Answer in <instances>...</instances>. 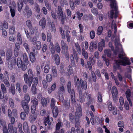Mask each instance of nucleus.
I'll return each instance as SVG.
<instances>
[{
  "instance_id": "1",
  "label": "nucleus",
  "mask_w": 133,
  "mask_h": 133,
  "mask_svg": "<svg viewBox=\"0 0 133 133\" xmlns=\"http://www.w3.org/2000/svg\"><path fill=\"white\" fill-rule=\"evenodd\" d=\"M115 43L116 48L114 51V53L115 55L119 54L118 57L121 59L119 61H116L114 64V70L116 71L120 65L125 66L127 65H130V64L129 59L124 57L125 54L123 52L121 45L119 42V38H116Z\"/></svg>"
},
{
  "instance_id": "2",
  "label": "nucleus",
  "mask_w": 133,
  "mask_h": 133,
  "mask_svg": "<svg viewBox=\"0 0 133 133\" xmlns=\"http://www.w3.org/2000/svg\"><path fill=\"white\" fill-rule=\"evenodd\" d=\"M105 1H110V6L112 9L110 12L108 13V16L113 18L114 17L116 18L117 16L118 12L117 11V7L116 1L115 0H104Z\"/></svg>"
},
{
  "instance_id": "3",
  "label": "nucleus",
  "mask_w": 133,
  "mask_h": 133,
  "mask_svg": "<svg viewBox=\"0 0 133 133\" xmlns=\"http://www.w3.org/2000/svg\"><path fill=\"white\" fill-rule=\"evenodd\" d=\"M12 54V51L11 49L8 50L6 53V59L8 63V67L10 70H12L13 66L16 63V59L15 57H12L11 60H10Z\"/></svg>"
},
{
  "instance_id": "4",
  "label": "nucleus",
  "mask_w": 133,
  "mask_h": 133,
  "mask_svg": "<svg viewBox=\"0 0 133 133\" xmlns=\"http://www.w3.org/2000/svg\"><path fill=\"white\" fill-rule=\"evenodd\" d=\"M67 87L68 92L70 93L72 103H74L75 102V91L74 89H71V84L70 82H68Z\"/></svg>"
},
{
  "instance_id": "5",
  "label": "nucleus",
  "mask_w": 133,
  "mask_h": 133,
  "mask_svg": "<svg viewBox=\"0 0 133 133\" xmlns=\"http://www.w3.org/2000/svg\"><path fill=\"white\" fill-rule=\"evenodd\" d=\"M17 64L18 68H21V69L23 71H25L27 68V65L25 64L22 63V62L21 59L19 57L17 58Z\"/></svg>"
},
{
  "instance_id": "6",
  "label": "nucleus",
  "mask_w": 133,
  "mask_h": 133,
  "mask_svg": "<svg viewBox=\"0 0 133 133\" xmlns=\"http://www.w3.org/2000/svg\"><path fill=\"white\" fill-rule=\"evenodd\" d=\"M126 97L127 100L129 102L130 106H132V102L131 101V98H133V92H131H131L130 90L128 89L125 92Z\"/></svg>"
},
{
  "instance_id": "7",
  "label": "nucleus",
  "mask_w": 133,
  "mask_h": 133,
  "mask_svg": "<svg viewBox=\"0 0 133 133\" xmlns=\"http://www.w3.org/2000/svg\"><path fill=\"white\" fill-rule=\"evenodd\" d=\"M82 109L79 104L77 106L76 111L75 114V119H79L82 116Z\"/></svg>"
},
{
  "instance_id": "8",
  "label": "nucleus",
  "mask_w": 133,
  "mask_h": 133,
  "mask_svg": "<svg viewBox=\"0 0 133 133\" xmlns=\"http://www.w3.org/2000/svg\"><path fill=\"white\" fill-rule=\"evenodd\" d=\"M23 77L25 83L26 84H28V86L30 87L32 83V78L29 77L27 74H24Z\"/></svg>"
},
{
  "instance_id": "9",
  "label": "nucleus",
  "mask_w": 133,
  "mask_h": 133,
  "mask_svg": "<svg viewBox=\"0 0 133 133\" xmlns=\"http://www.w3.org/2000/svg\"><path fill=\"white\" fill-rule=\"evenodd\" d=\"M21 105L26 114H28L29 110L28 104L24 100H23L21 102Z\"/></svg>"
},
{
  "instance_id": "10",
  "label": "nucleus",
  "mask_w": 133,
  "mask_h": 133,
  "mask_svg": "<svg viewBox=\"0 0 133 133\" xmlns=\"http://www.w3.org/2000/svg\"><path fill=\"white\" fill-rule=\"evenodd\" d=\"M111 93L113 100L116 101L117 99L118 91L117 89L115 87H113L111 90Z\"/></svg>"
},
{
  "instance_id": "11",
  "label": "nucleus",
  "mask_w": 133,
  "mask_h": 133,
  "mask_svg": "<svg viewBox=\"0 0 133 133\" xmlns=\"http://www.w3.org/2000/svg\"><path fill=\"white\" fill-rule=\"evenodd\" d=\"M79 58V57L77 56V54L75 50H74L73 54H71L70 56V59L71 63L73 64H74V59L76 60L77 62H78Z\"/></svg>"
},
{
  "instance_id": "12",
  "label": "nucleus",
  "mask_w": 133,
  "mask_h": 133,
  "mask_svg": "<svg viewBox=\"0 0 133 133\" xmlns=\"http://www.w3.org/2000/svg\"><path fill=\"white\" fill-rule=\"evenodd\" d=\"M32 11L31 9H29V7L26 6L25 7L23 11V13L26 14V16L27 18H29L31 16L32 14Z\"/></svg>"
},
{
  "instance_id": "13",
  "label": "nucleus",
  "mask_w": 133,
  "mask_h": 133,
  "mask_svg": "<svg viewBox=\"0 0 133 133\" xmlns=\"http://www.w3.org/2000/svg\"><path fill=\"white\" fill-rule=\"evenodd\" d=\"M61 44L62 51L64 52H67L68 50V48L67 44L63 40H62L61 41Z\"/></svg>"
},
{
  "instance_id": "14",
  "label": "nucleus",
  "mask_w": 133,
  "mask_h": 133,
  "mask_svg": "<svg viewBox=\"0 0 133 133\" xmlns=\"http://www.w3.org/2000/svg\"><path fill=\"white\" fill-rule=\"evenodd\" d=\"M12 124L9 123L8 124V127L9 131L11 133H17V130L16 127H13Z\"/></svg>"
},
{
  "instance_id": "15",
  "label": "nucleus",
  "mask_w": 133,
  "mask_h": 133,
  "mask_svg": "<svg viewBox=\"0 0 133 133\" xmlns=\"http://www.w3.org/2000/svg\"><path fill=\"white\" fill-rule=\"evenodd\" d=\"M105 41L104 39H102L101 42L98 43V49L100 51H102L103 49V48L105 46Z\"/></svg>"
},
{
  "instance_id": "16",
  "label": "nucleus",
  "mask_w": 133,
  "mask_h": 133,
  "mask_svg": "<svg viewBox=\"0 0 133 133\" xmlns=\"http://www.w3.org/2000/svg\"><path fill=\"white\" fill-rule=\"evenodd\" d=\"M81 79L80 80L78 78H75L74 79L75 84L76 86L77 87L78 89H80L81 88Z\"/></svg>"
},
{
  "instance_id": "17",
  "label": "nucleus",
  "mask_w": 133,
  "mask_h": 133,
  "mask_svg": "<svg viewBox=\"0 0 133 133\" xmlns=\"http://www.w3.org/2000/svg\"><path fill=\"white\" fill-rule=\"evenodd\" d=\"M56 82H54L51 86V88H48V91L49 94H51L52 92L55 91L56 89Z\"/></svg>"
},
{
  "instance_id": "18",
  "label": "nucleus",
  "mask_w": 133,
  "mask_h": 133,
  "mask_svg": "<svg viewBox=\"0 0 133 133\" xmlns=\"http://www.w3.org/2000/svg\"><path fill=\"white\" fill-rule=\"evenodd\" d=\"M52 121V117L49 118V116H48L47 117L45 118L44 120V125L46 126L48 124L49 125L51 124Z\"/></svg>"
},
{
  "instance_id": "19",
  "label": "nucleus",
  "mask_w": 133,
  "mask_h": 133,
  "mask_svg": "<svg viewBox=\"0 0 133 133\" xmlns=\"http://www.w3.org/2000/svg\"><path fill=\"white\" fill-rule=\"evenodd\" d=\"M22 58L24 63L26 65H28L29 63V61L27 55L26 53L23 54L22 56Z\"/></svg>"
},
{
  "instance_id": "20",
  "label": "nucleus",
  "mask_w": 133,
  "mask_h": 133,
  "mask_svg": "<svg viewBox=\"0 0 133 133\" xmlns=\"http://www.w3.org/2000/svg\"><path fill=\"white\" fill-rule=\"evenodd\" d=\"M63 105L66 109H68L70 106V99H67L65 100L63 102Z\"/></svg>"
},
{
  "instance_id": "21",
  "label": "nucleus",
  "mask_w": 133,
  "mask_h": 133,
  "mask_svg": "<svg viewBox=\"0 0 133 133\" xmlns=\"http://www.w3.org/2000/svg\"><path fill=\"white\" fill-rule=\"evenodd\" d=\"M46 20L45 18H42L39 22V25L42 28H44L45 26Z\"/></svg>"
},
{
  "instance_id": "22",
  "label": "nucleus",
  "mask_w": 133,
  "mask_h": 133,
  "mask_svg": "<svg viewBox=\"0 0 133 133\" xmlns=\"http://www.w3.org/2000/svg\"><path fill=\"white\" fill-rule=\"evenodd\" d=\"M17 4L18 11L19 12H20L21 11L23 6V3L21 0H19L17 2Z\"/></svg>"
},
{
  "instance_id": "23",
  "label": "nucleus",
  "mask_w": 133,
  "mask_h": 133,
  "mask_svg": "<svg viewBox=\"0 0 133 133\" xmlns=\"http://www.w3.org/2000/svg\"><path fill=\"white\" fill-rule=\"evenodd\" d=\"M97 48L96 44L93 42H91L90 45L89 49L91 51H93L94 49H96Z\"/></svg>"
},
{
  "instance_id": "24",
  "label": "nucleus",
  "mask_w": 133,
  "mask_h": 133,
  "mask_svg": "<svg viewBox=\"0 0 133 133\" xmlns=\"http://www.w3.org/2000/svg\"><path fill=\"white\" fill-rule=\"evenodd\" d=\"M9 92L13 95H14L15 94V88L14 84H11V87L9 88Z\"/></svg>"
},
{
  "instance_id": "25",
  "label": "nucleus",
  "mask_w": 133,
  "mask_h": 133,
  "mask_svg": "<svg viewBox=\"0 0 133 133\" xmlns=\"http://www.w3.org/2000/svg\"><path fill=\"white\" fill-rule=\"evenodd\" d=\"M53 115L55 118H56L57 116L58 112V108L56 107H55L52 110Z\"/></svg>"
},
{
  "instance_id": "26",
  "label": "nucleus",
  "mask_w": 133,
  "mask_h": 133,
  "mask_svg": "<svg viewBox=\"0 0 133 133\" xmlns=\"http://www.w3.org/2000/svg\"><path fill=\"white\" fill-rule=\"evenodd\" d=\"M31 101L32 103L33 104L32 105L37 106L38 105V100L35 97H33L31 98Z\"/></svg>"
},
{
  "instance_id": "27",
  "label": "nucleus",
  "mask_w": 133,
  "mask_h": 133,
  "mask_svg": "<svg viewBox=\"0 0 133 133\" xmlns=\"http://www.w3.org/2000/svg\"><path fill=\"white\" fill-rule=\"evenodd\" d=\"M84 95L85 97H86V96H87V97L88 103V104H91L92 101L91 95L89 94H88L87 92H85L84 93Z\"/></svg>"
},
{
  "instance_id": "28",
  "label": "nucleus",
  "mask_w": 133,
  "mask_h": 133,
  "mask_svg": "<svg viewBox=\"0 0 133 133\" xmlns=\"http://www.w3.org/2000/svg\"><path fill=\"white\" fill-rule=\"evenodd\" d=\"M9 7L10 9L11 17L13 18L14 17L15 15V9L13 7H12L11 6H9Z\"/></svg>"
},
{
  "instance_id": "29",
  "label": "nucleus",
  "mask_w": 133,
  "mask_h": 133,
  "mask_svg": "<svg viewBox=\"0 0 133 133\" xmlns=\"http://www.w3.org/2000/svg\"><path fill=\"white\" fill-rule=\"evenodd\" d=\"M30 59L32 63H34L36 61V58L34 53L31 52L30 54Z\"/></svg>"
},
{
  "instance_id": "30",
  "label": "nucleus",
  "mask_w": 133,
  "mask_h": 133,
  "mask_svg": "<svg viewBox=\"0 0 133 133\" xmlns=\"http://www.w3.org/2000/svg\"><path fill=\"white\" fill-rule=\"evenodd\" d=\"M51 70L52 74L53 77H56L57 75V74L56 68L54 66H52Z\"/></svg>"
},
{
  "instance_id": "31",
  "label": "nucleus",
  "mask_w": 133,
  "mask_h": 133,
  "mask_svg": "<svg viewBox=\"0 0 133 133\" xmlns=\"http://www.w3.org/2000/svg\"><path fill=\"white\" fill-rule=\"evenodd\" d=\"M0 29L2 30V35L5 38L7 36V33L5 30L3 29L2 25H0Z\"/></svg>"
},
{
  "instance_id": "32",
  "label": "nucleus",
  "mask_w": 133,
  "mask_h": 133,
  "mask_svg": "<svg viewBox=\"0 0 133 133\" xmlns=\"http://www.w3.org/2000/svg\"><path fill=\"white\" fill-rule=\"evenodd\" d=\"M81 87L83 89L85 90L87 88V82L85 81H83L82 79L81 80Z\"/></svg>"
},
{
  "instance_id": "33",
  "label": "nucleus",
  "mask_w": 133,
  "mask_h": 133,
  "mask_svg": "<svg viewBox=\"0 0 133 133\" xmlns=\"http://www.w3.org/2000/svg\"><path fill=\"white\" fill-rule=\"evenodd\" d=\"M9 79L13 83H15L16 80V76L15 74H12L10 75Z\"/></svg>"
},
{
  "instance_id": "34",
  "label": "nucleus",
  "mask_w": 133,
  "mask_h": 133,
  "mask_svg": "<svg viewBox=\"0 0 133 133\" xmlns=\"http://www.w3.org/2000/svg\"><path fill=\"white\" fill-rule=\"evenodd\" d=\"M37 115L36 114L30 116V121L32 123L34 122L36 119Z\"/></svg>"
},
{
  "instance_id": "35",
  "label": "nucleus",
  "mask_w": 133,
  "mask_h": 133,
  "mask_svg": "<svg viewBox=\"0 0 133 133\" xmlns=\"http://www.w3.org/2000/svg\"><path fill=\"white\" fill-rule=\"evenodd\" d=\"M16 91L20 93L21 91V88L20 87V83L19 82H17L16 84Z\"/></svg>"
},
{
  "instance_id": "36",
  "label": "nucleus",
  "mask_w": 133,
  "mask_h": 133,
  "mask_svg": "<svg viewBox=\"0 0 133 133\" xmlns=\"http://www.w3.org/2000/svg\"><path fill=\"white\" fill-rule=\"evenodd\" d=\"M55 61L57 65L59 64L60 63L59 57L58 54L56 55L55 56Z\"/></svg>"
},
{
  "instance_id": "37",
  "label": "nucleus",
  "mask_w": 133,
  "mask_h": 133,
  "mask_svg": "<svg viewBox=\"0 0 133 133\" xmlns=\"http://www.w3.org/2000/svg\"><path fill=\"white\" fill-rule=\"evenodd\" d=\"M17 41L18 42V43H19L20 44H21L22 43V41L21 34L19 32H18L17 34Z\"/></svg>"
},
{
  "instance_id": "38",
  "label": "nucleus",
  "mask_w": 133,
  "mask_h": 133,
  "mask_svg": "<svg viewBox=\"0 0 133 133\" xmlns=\"http://www.w3.org/2000/svg\"><path fill=\"white\" fill-rule=\"evenodd\" d=\"M46 79L47 82H50L52 79V75L50 74H48L46 76Z\"/></svg>"
},
{
  "instance_id": "39",
  "label": "nucleus",
  "mask_w": 133,
  "mask_h": 133,
  "mask_svg": "<svg viewBox=\"0 0 133 133\" xmlns=\"http://www.w3.org/2000/svg\"><path fill=\"white\" fill-rule=\"evenodd\" d=\"M104 52L105 55H106L109 57H110L111 54V51L109 49H105L104 50Z\"/></svg>"
},
{
  "instance_id": "40",
  "label": "nucleus",
  "mask_w": 133,
  "mask_h": 133,
  "mask_svg": "<svg viewBox=\"0 0 133 133\" xmlns=\"http://www.w3.org/2000/svg\"><path fill=\"white\" fill-rule=\"evenodd\" d=\"M82 54L83 56H84L85 59H87L88 58V53L85 51L84 48L82 49Z\"/></svg>"
},
{
  "instance_id": "41",
  "label": "nucleus",
  "mask_w": 133,
  "mask_h": 133,
  "mask_svg": "<svg viewBox=\"0 0 133 133\" xmlns=\"http://www.w3.org/2000/svg\"><path fill=\"white\" fill-rule=\"evenodd\" d=\"M28 73L30 78H33L34 76V74L31 69H29L28 70Z\"/></svg>"
},
{
  "instance_id": "42",
  "label": "nucleus",
  "mask_w": 133,
  "mask_h": 133,
  "mask_svg": "<svg viewBox=\"0 0 133 133\" xmlns=\"http://www.w3.org/2000/svg\"><path fill=\"white\" fill-rule=\"evenodd\" d=\"M103 30V27L100 26L97 29V34L98 35H100L102 32Z\"/></svg>"
},
{
  "instance_id": "43",
  "label": "nucleus",
  "mask_w": 133,
  "mask_h": 133,
  "mask_svg": "<svg viewBox=\"0 0 133 133\" xmlns=\"http://www.w3.org/2000/svg\"><path fill=\"white\" fill-rule=\"evenodd\" d=\"M98 118L97 116H96L94 119L95 121H94V119L92 118L90 119V121L92 124L93 125H94L96 123H97L98 121Z\"/></svg>"
},
{
  "instance_id": "44",
  "label": "nucleus",
  "mask_w": 133,
  "mask_h": 133,
  "mask_svg": "<svg viewBox=\"0 0 133 133\" xmlns=\"http://www.w3.org/2000/svg\"><path fill=\"white\" fill-rule=\"evenodd\" d=\"M2 25L3 28L5 29H7L8 27V23L6 21H4L3 23H0V25Z\"/></svg>"
},
{
  "instance_id": "45",
  "label": "nucleus",
  "mask_w": 133,
  "mask_h": 133,
  "mask_svg": "<svg viewBox=\"0 0 133 133\" xmlns=\"http://www.w3.org/2000/svg\"><path fill=\"white\" fill-rule=\"evenodd\" d=\"M9 31L10 34H14L15 32V27L13 26H11L9 29Z\"/></svg>"
},
{
  "instance_id": "46",
  "label": "nucleus",
  "mask_w": 133,
  "mask_h": 133,
  "mask_svg": "<svg viewBox=\"0 0 133 133\" xmlns=\"http://www.w3.org/2000/svg\"><path fill=\"white\" fill-rule=\"evenodd\" d=\"M67 71H66V72L70 74H73L72 69L71 66L70 65L69 66L68 68H67Z\"/></svg>"
},
{
  "instance_id": "47",
  "label": "nucleus",
  "mask_w": 133,
  "mask_h": 133,
  "mask_svg": "<svg viewBox=\"0 0 133 133\" xmlns=\"http://www.w3.org/2000/svg\"><path fill=\"white\" fill-rule=\"evenodd\" d=\"M48 23L51 25V26L52 29V31L55 32L56 31L55 29V26L54 23L53 22H51L50 21L48 22Z\"/></svg>"
},
{
  "instance_id": "48",
  "label": "nucleus",
  "mask_w": 133,
  "mask_h": 133,
  "mask_svg": "<svg viewBox=\"0 0 133 133\" xmlns=\"http://www.w3.org/2000/svg\"><path fill=\"white\" fill-rule=\"evenodd\" d=\"M55 49L56 51L58 53L60 52L61 48L59 44L58 43H56L55 44Z\"/></svg>"
},
{
  "instance_id": "49",
  "label": "nucleus",
  "mask_w": 133,
  "mask_h": 133,
  "mask_svg": "<svg viewBox=\"0 0 133 133\" xmlns=\"http://www.w3.org/2000/svg\"><path fill=\"white\" fill-rule=\"evenodd\" d=\"M36 48L37 50H39L41 47V43L39 41L37 42L36 43Z\"/></svg>"
},
{
  "instance_id": "50",
  "label": "nucleus",
  "mask_w": 133,
  "mask_h": 133,
  "mask_svg": "<svg viewBox=\"0 0 133 133\" xmlns=\"http://www.w3.org/2000/svg\"><path fill=\"white\" fill-rule=\"evenodd\" d=\"M0 127L3 128L6 127V123L5 121L0 119Z\"/></svg>"
},
{
  "instance_id": "51",
  "label": "nucleus",
  "mask_w": 133,
  "mask_h": 133,
  "mask_svg": "<svg viewBox=\"0 0 133 133\" xmlns=\"http://www.w3.org/2000/svg\"><path fill=\"white\" fill-rule=\"evenodd\" d=\"M9 104L10 105L11 108H13L14 107V103L13 99L11 98L9 99Z\"/></svg>"
},
{
  "instance_id": "52",
  "label": "nucleus",
  "mask_w": 133,
  "mask_h": 133,
  "mask_svg": "<svg viewBox=\"0 0 133 133\" xmlns=\"http://www.w3.org/2000/svg\"><path fill=\"white\" fill-rule=\"evenodd\" d=\"M31 130L32 133H36L37 129L35 125H32L31 127Z\"/></svg>"
},
{
  "instance_id": "53",
  "label": "nucleus",
  "mask_w": 133,
  "mask_h": 133,
  "mask_svg": "<svg viewBox=\"0 0 133 133\" xmlns=\"http://www.w3.org/2000/svg\"><path fill=\"white\" fill-rule=\"evenodd\" d=\"M91 11L92 13L95 15H97L98 14L97 9L96 8H92L91 9Z\"/></svg>"
},
{
  "instance_id": "54",
  "label": "nucleus",
  "mask_w": 133,
  "mask_h": 133,
  "mask_svg": "<svg viewBox=\"0 0 133 133\" xmlns=\"http://www.w3.org/2000/svg\"><path fill=\"white\" fill-rule=\"evenodd\" d=\"M31 91L32 93L34 94H35L37 93V89L36 86L32 84L31 88Z\"/></svg>"
},
{
  "instance_id": "55",
  "label": "nucleus",
  "mask_w": 133,
  "mask_h": 133,
  "mask_svg": "<svg viewBox=\"0 0 133 133\" xmlns=\"http://www.w3.org/2000/svg\"><path fill=\"white\" fill-rule=\"evenodd\" d=\"M75 46L76 47V49L78 53L79 54H81V51L80 47L79 44L78 43H75Z\"/></svg>"
},
{
  "instance_id": "56",
  "label": "nucleus",
  "mask_w": 133,
  "mask_h": 133,
  "mask_svg": "<svg viewBox=\"0 0 133 133\" xmlns=\"http://www.w3.org/2000/svg\"><path fill=\"white\" fill-rule=\"evenodd\" d=\"M41 103L43 107H46L47 104V100L45 98H42L41 100Z\"/></svg>"
},
{
  "instance_id": "57",
  "label": "nucleus",
  "mask_w": 133,
  "mask_h": 133,
  "mask_svg": "<svg viewBox=\"0 0 133 133\" xmlns=\"http://www.w3.org/2000/svg\"><path fill=\"white\" fill-rule=\"evenodd\" d=\"M32 81L34 83L33 84H34L35 86L37 85L38 83V80L37 77H35L33 78H32Z\"/></svg>"
},
{
  "instance_id": "58",
  "label": "nucleus",
  "mask_w": 133,
  "mask_h": 133,
  "mask_svg": "<svg viewBox=\"0 0 133 133\" xmlns=\"http://www.w3.org/2000/svg\"><path fill=\"white\" fill-rule=\"evenodd\" d=\"M50 67L49 65H46L44 68V72L46 73H48L49 71Z\"/></svg>"
},
{
  "instance_id": "59",
  "label": "nucleus",
  "mask_w": 133,
  "mask_h": 133,
  "mask_svg": "<svg viewBox=\"0 0 133 133\" xmlns=\"http://www.w3.org/2000/svg\"><path fill=\"white\" fill-rule=\"evenodd\" d=\"M107 104L108 105V107L109 110L110 111H111L113 108V106H112L111 102L109 101H108L107 102Z\"/></svg>"
},
{
  "instance_id": "60",
  "label": "nucleus",
  "mask_w": 133,
  "mask_h": 133,
  "mask_svg": "<svg viewBox=\"0 0 133 133\" xmlns=\"http://www.w3.org/2000/svg\"><path fill=\"white\" fill-rule=\"evenodd\" d=\"M26 23L28 27L30 29L32 27V23L31 21L29 20H27L26 22Z\"/></svg>"
},
{
  "instance_id": "61",
  "label": "nucleus",
  "mask_w": 133,
  "mask_h": 133,
  "mask_svg": "<svg viewBox=\"0 0 133 133\" xmlns=\"http://www.w3.org/2000/svg\"><path fill=\"white\" fill-rule=\"evenodd\" d=\"M1 88L3 93H6V88L4 84H1Z\"/></svg>"
},
{
  "instance_id": "62",
  "label": "nucleus",
  "mask_w": 133,
  "mask_h": 133,
  "mask_svg": "<svg viewBox=\"0 0 133 133\" xmlns=\"http://www.w3.org/2000/svg\"><path fill=\"white\" fill-rule=\"evenodd\" d=\"M23 127L24 131H26L28 130V126L26 122H25L24 123Z\"/></svg>"
},
{
  "instance_id": "63",
  "label": "nucleus",
  "mask_w": 133,
  "mask_h": 133,
  "mask_svg": "<svg viewBox=\"0 0 133 133\" xmlns=\"http://www.w3.org/2000/svg\"><path fill=\"white\" fill-rule=\"evenodd\" d=\"M77 18L79 20H80L81 19V17L83 15L82 13H80V12L79 11H77L76 12Z\"/></svg>"
},
{
  "instance_id": "64",
  "label": "nucleus",
  "mask_w": 133,
  "mask_h": 133,
  "mask_svg": "<svg viewBox=\"0 0 133 133\" xmlns=\"http://www.w3.org/2000/svg\"><path fill=\"white\" fill-rule=\"evenodd\" d=\"M70 6L72 10H73L74 9L75 6L74 5V3L72 0H70L69 1Z\"/></svg>"
}]
</instances>
